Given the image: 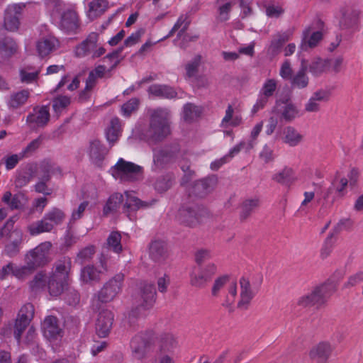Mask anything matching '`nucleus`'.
<instances>
[{
  "mask_svg": "<svg viewBox=\"0 0 363 363\" xmlns=\"http://www.w3.org/2000/svg\"><path fill=\"white\" fill-rule=\"evenodd\" d=\"M233 108L231 105H228L226 111L225 115L222 120L221 124L223 127H227L228 125L231 126H238L242 123V117L240 116H235L233 117Z\"/></svg>",
  "mask_w": 363,
  "mask_h": 363,
  "instance_id": "49",
  "label": "nucleus"
},
{
  "mask_svg": "<svg viewBox=\"0 0 363 363\" xmlns=\"http://www.w3.org/2000/svg\"><path fill=\"white\" fill-rule=\"evenodd\" d=\"M71 268L69 258H64L55 265V270L49 277L48 289L52 296L60 295L68 284V274Z\"/></svg>",
  "mask_w": 363,
  "mask_h": 363,
  "instance_id": "3",
  "label": "nucleus"
},
{
  "mask_svg": "<svg viewBox=\"0 0 363 363\" xmlns=\"http://www.w3.org/2000/svg\"><path fill=\"white\" fill-rule=\"evenodd\" d=\"M49 277L41 271L38 272L30 283V287L34 292H39L48 288Z\"/></svg>",
  "mask_w": 363,
  "mask_h": 363,
  "instance_id": "41",
  "label": "nucleus"
},
{
  "mask_svg": "<svg viewBox=\"0 0 363 363\" xmlns=\"http://www.w3.org/2000/svg\"><path fill=\"white\" fill-rule=\"evenodd\" d=\"M116 179L121 182L140 180L143 177V167L120 158L110 170Z\"/></svg>",
  "mask_w": 363,
  "mask_h": 363,
  "instance_id": "5",
  "label": "nucleus"
},
{
  "mask_svg": "<svg viewBox=\"0 0 363 363\" xmlns=\"http://www.w3.org/2000/svg\"><path fill=\"white\" fill-rule=\"evenodd\" d=\"M44 3L52 23L61 30L69 33L77 29L79 18L74 10L66 6L61 0H44Z\"/></svg>",
  "mask_w": 363,
  "mask_h": 363,
  "instance_id": "1",
  "label": "nucleus"
},
{
  "mask_svg": "<svg viewBox=\"0 0 363 363\" xmlns=\"http://www.w3.org/2000/svg\"><path fill=\"white\" fill-rule=\"evenodd\" d=\"M87 152L91 162L97 167H102L108 150L101 142L97 140L91 141Z\"/></svg>",
  "mask_w": 363,
  "mask_h": 363,
  "instance_id": "19",
  "label": "nucleus"
},
{
  "mask_svg": "<svg viewBox=\"0 0 363 363\" xmlns=\"http://www.w3.org/2000/svg\"><path fill=\"white\" fill-rule=\"evenodd\" d=\"M121 240V234L118 232H112L107 238L108 247L114 252L119 253L122 250Z\"/></svg>",
  "mask_w": 363,
  "mask_h": 363,
  "instance_id": "53",
  "label": "nucleus"
},
{
  "mask_svg": "<svg viewBox=\"0 0 363 363\" xmlns=\"http://www.w3.org/2000/svg\"><path fill=\"white\" fill-rule=\"evenodd\" d=\"M150 258L156 262H162L168 257L167 245L161 240H155L151 242L149 247Z\"/></svg>",
  "mask_w": 363,
  "mask_h": 363,
  "instance_id": "28",
  "label": "nucleus"
},
{
  "mask_svg": "<svg viewBox=\"0 0 363 363\" xmlns=\"http://www.w3.org/2000/svg\"><path fill=\"white\" fill-rule=\"evenodd\" d=\"M281 104L284 105L281 110V116L286 121L294 119L298 114V111L295 106L288 101L281 102Z\"/></svg>",
  "mask_w": 363,
  "mask_h": 363,
  "instance_id": "57",
  "label": "nucleus"
},
{
  "mask_svg": "<svg viewBox=\"0 0 363 363\" xmlns=\"http://www.w3.org/2000/svg\"><path fill=\"white\" fill-rule=\"evenodd\" d=\"M30 96V91L27 89L12 93L7 100V106L10 109H17L25 105Z\"/></svg>",
  "mask_w": 363,
  "mask_h": 363,
  "instance_id": "34",
  "label": "nucleus"
},
{
  "mask_svg": "<svg viewBox=\"0 0 363 363\" xmlns=\"http://www.w3.org/2000/svg\"><path fill=\"white\" fill-rule=\"evenodd\" d=\"M122 48H119L111 53L108 54L104 58V61L110 62V67L108 69L104 65H99L94 70L91 71V73L97 78H101L105 76L107 72H111L113 68H115L120 62L119 56L121 52H122Z\"/></svg>",
  "mask_w": 363,
  "mask_h": 363,
  "instance_id": "25",
  "label": "nucleus"
},
{
  "mask_svg": "<svg viewBox=\"0 0 363 363\" xmlns=\"http://www.w3.org/2000/svg\"><path fill=\"white\" fill-rule=\"evenodd\" d=\"M121 122L118 118H113L110 122V125L108 127L106 133L107 140L113 144L116 142L121 135Z\"/></svg>",
  "mask_w": 363,
  "mask_h": 363,
  "instance_id": "36",
  "label": "nucleus"
},
{
  "mask_svg": "<svg viewBox=\"0 0 363 363\" xmlns=\"http://www.w3.org/2000/svg\"><path fill=\"white\" fill-rule=\"evenodd\" d=\"M333 347L328 342H320L311 352V356L319 362H325L329 357Z\"/></svg>",
  "mask_w": 363,
  "mask_h": 363,
  "instance_id": "35",
  "label": "nucleus"
},
{
  "mask_svg": "<svg viewBox=\"0 0 363 363\" xmlns=\"http://www.w3.org/2000/svg\"><path fill=\"white\" fill-rule=\"evenodd\" d=\"M335 194L339 197H343L347 193V186L348 185V179L346 177H336L331 182Z\"/></svg>",
  "mask_w": 363,
  "mask_h": 363,
  "instance_id": "52",
  "label": "nucleus"
},
{
  "mask_svg": "<svg viewBox=\"0 0 363 363\" xmlns=\"http://www.w3.org/2000/svg\"><path fill=\"white\" fill-rule=\"evenodd\" d=\"M42 330L45 337L50 341L57 340L62 337V330L55 316L49 315L45 318L42 324Z\"/></svg>",
  "mask_w": 363,
  "mask_h": 363,
  "instance_id": "20",
  "label": "nucleus"
},
{
  "mask_svg": "<svg viewBox=\"0 0 363 363\" xmlns=\"http://www.w3.org/2000/svg\"><path fill=\"white\" fill-rule=\"evenodd\" d=\"M51 247L52 243L50 241L40 243L26 255L25 262H28L35 269L45 265L51 260L50 257Z\"/></svg>",
  "mask_w": 363,
  "mask_h": 363,
  "instance_id": "8",
  "label": "nucleus"
},
{
  "mask_svg": "<svg viewBox=\"0 0 363 363\" xmlns=\"http://www.w3.org/2000/svg\"><path fill=\"white\" fill-rule=\"evenodd\" d=\"M303 138V135L292 126H286L282 130V141L291 147L298 145Z\"/></svg>",
  "mask_w": 363,
  "mask_h": 363,
  "instance_id": "33",
  "label": "nucleus"
},
{
  "mask_svg": "<svg viewBox=\"0 0 363 363\" xmlns=\"http://www.w3.org/2000/svg\"><path fill=\"white\" fill-rule=\"evenodd\" d=\"M25 262L26 264L24 266H17L14 264L13 276L18 279H25L35 269V268L30 266L28 262Z\"/></svg>",
  "mask_w": 363,
  "mask_h": 363,
  "instance_id": "58",
  "label": "nucleus"
},
{
  "mask_svg": "<svg viewBox=\"0 0 363 363\" xmlns=\"http://www.w3.org/2000/svg\"><path fill=\"white\" fill-rule=\"evenodd\" d=\"M17 50L18 46L11 38H6L0 43V52L4 57H11L17 52Z\"/></svg>",
  "mask_w": 363,
  "mask_h": 363,
  "instance_id": "47",
  "label": "nucleus"
},
{
  "mask_svg": "<svg viewBox=\"0 0 363 363\" xmlns=\"http://www.w3.org/2000/svg\"><path fill=\"white\" fill-rule=\"evenodd\" d=\"M113 318V313L109 310H103L99 313L96 323V332L99 337H105L109 334Z\"/></svg>",
  "mask_w": 363,
  "mask_h": 363,
  "instance_id": "18",
  "label": "nucleus"
},
{
  "mask_svg": "<svg viewBox=\"0 0 363 363\" xmlns=\"http://www.w3.org/2000/svg\"><path fill=\"white\" fill-rule=\"evenodd\" d=\"M284 44V43L282 42L281 38L279 37L277 33H276L272 36V38L270 41L267 50L268 53L272 56L278 55L280 52Z\"/></svg>",
  "mask_w": 363,
  "mask_h": 363,
  "instance_id": "56",
  "label": "nucleus"
},
{
  "mask_svg": "<svg viewBox=\"0 0 363 363\" xmlns=\"http://www.w3.org/2000/svg\"><path fill=\"white\" fill-rule=\"evenodd\" d=\"M217 272L214 263L199 265L195 267L190 274V284L196 288H204Z\"/></svg>",
  "mask_w": 363,
  "mask_h": 363,
  "instance_id": "9",
  "label": "nucleus"
},
{
  "mask_svg": "<svg viewBox=\"0 0 363 363\" xmlns=\"http://www.w3.org/2000/svg\"><path fill=\"white\" fill-rule=\"evenodd\" d=\"M156 294V290L153 284L147 281H141L138 285L135 299L138 306L146 311L154 306Z\"/></svg>",
  "mask_w": 363,
  "mask_h": 363,
  "instance_id": "10",
  "label": "nucleus"
},
{
  "mask_svg": "<svg viewBox=\"0 0 363 363\" xmlns=\"http://www.w3.org/2000/svg\"><path fill=\"white\" fill-rule=\"evenodd\" d=\"M240 300L238 303V308L240 310L247 309L251 300L254 297V292L252 291L250 283L248 279L242 277L240 280Z\"/></svg>",
  "mask_w": 363,
  "mask_h": 363,
  "instance_id": "24",
  "label": "nucleus"
},
{
  "mask_svg": "<svg viewBox=\"0 0 363 363\" xmlns=\"http://www.w3.org/2000/svg\"><path fill=\"white\" fill-rule=\"evenodd\" d=\"M106 257L102 253L99 258L100 266L87 265L81 270L80 279L84 283L97 282L101 279V275L107 271Z\"/></svg>",
  "mask_w": 363,
  "mask_h": 363,
  "instance_id": "15",
  "label": "nucleus"
},
{
  "mask_svg": "<svg viewBox=\"0 0 363 363\" xmlns=\"http://www.w3.org/2000/svg\"><path fill=\"white\" fill-rule=\"evenodd\" d=\"M235 3V0H216V19L218 23H223L230 19V12Z\"/></svg>",
  "mask_w": 363,
  "mask_h": 363,
  "instance_id": "27",
  "label": "nucleus"
},
{
  "mask_svg": "<svg viewBox=\"0 0 363 363\" xmlns=\"http://www.w3.org/2000/svg\"><path fill=\"white\" fill-rule=\"evenodd\" d=\"M228 280L229 277L227 275H223L216 278L211 287V295L213 297H217Z\"/></svg>",
  "mask_w": 363,
  "mask_h": 363,
  "instance_id": "60",
  "label": "nucleus"
},
{
  "mask_svg": "<svg viewBox=\"0 0 363 363\" xmlns=\"http://www.w3.org/2000/svg\"><path fill=\"white\" fill-rule=\"evenodd\" d=\"M148 93L155 97L173 99L177 96V91L171 86L165 84H152L149 86Z\"/></svg>",
  "mask_w": 363,
  "mask_h": 363,
  "instance_id": "30",
  "label": "nucleus"
},
{
  "mask_svg": "<svg viewBox=\"0 0 363 363\" xmlns=\"http://www.w3.org/2000/svg\"><path fill=\"white\" fill-rule=\"evenodd\" d=\"M337 198L340 197L335 194L333 186L330 184L322 191L318 201L323 207L328 208L331 206Z\"/></svg>",
  "mask_w": 363,
  "mask_h": 363,
  "instance_id": "40",
  "label": "nucleus"
},
{
  "mask_svg": "<svg viewBox=\"0 0 363 363\" xmlns=\"http://www.w3.org/2000/svg\"><path fill=\"white\" fill-rule=\"evenodd\" d=\"M123 199V196L121 194L116 193L111 195L104 207V215L107 216L116 211Z\"/></svg>",
  "mask_w": 363,
  "mask_h": 363,
  "instance_id": "42",
  "label": "nucleus"
},
{
  "mask_svg": "<svg viewBox=\"0 0 363 363\" xmlns=\"http://www.w3.org/2000/svg\"><path fill=\"white\" fill-rule=\"evenodd\" d=\"M108 7L106 0H93L89 4V15L95 18L102 14Z\"/></svg>",
  "mask_w": 363,
  "mask_h": 363,
  "instance_id": "48",
  "label": "nucleus"
},
{
  "mask_svg": "<svg viewBox=\"0 0 363 363\" xmlns=\"http://www.w3.org/2000/svg\"><path fill=\"white\" fill-rule=\"evenodd\" d=\"M326 60H316L309 65V71L315 76H318L322 73L328 71V64Z\"/></svg>",
  "mask_w": 363,
  "mask_h": 363,
  "instance_id": "55",
  "label": "nucleus"
},
{
  "mask_svg": "<svg viewBox=\"0 0 363 363\" xmlns=\"http://www.w3.org/2000/svg\"><path fill=\"white\" fill-rule=\"evenodd\" d=\"M27 230L30 235L36 236L43 233L52 231V225L47 223L43 218L28 225Z\"/></svg>",
  "mask_w": 363,
  "mask_h": 363,
  "instance_id": "38",
  "label": "nucleus"
},
{
  "mask_svg": "<svg viewBox=\"0 0 363 363\" xmlns=\"http://www.w3.org/2000/svg\"><path fill=\"white\" fill-rule=\"evenodd\" d=\"M139 106V100L136 98H133L123 104L121 106V114L124 117H129L130 114L135 112Z\"/></svg>",
  "mask_w": 363,
  "mask_h": 363,
  "instance_id": "59",
  "label": "nucleus"
},
{
  "mask_svg": "<svg viewBox=\"0 0 363 363\" xmlns=\"http://www.w3.org/2000/svg\"><path fill=\"white\" fill-rule=\"evenodd\" d=\"M273 179L280 184H289L295 179L294 170L291 168L286 167L275 174Z\"/></svg>",
  "mask_w": 363,
  "mask_h": 363,
  "instance_id": "50",
  "label": "nucleus"
},
{
  "mask_svg": "<svg viewBox=\"0 0 363 363\" xmlns=\"http://www.w3.org/2000/svg\"><path fill=\"white\" fill-rule=\"evenodd\" d=\"M202 112L201 106L193 104H186L183 108V118L187 122H191L198 118Z\"/></svg>",
  "mask_w": 363,
  "mask_h": 363,
  "instance_id": "43",
  "label": "nucleus"
},
{
  "mask_svg": "<svg viewBox=\"0 0 363 363\" xmlns=\"http://www.w3.org/2000/svg\"><path fill=\"white\" fill-rule=\"evenodd\" d=\"M95 253L94 247L91 245L84 247L77 255V261L80 264L89 261Z\"/></svg>",
  "mask_w": 363,
  "mask_h": 363,
  "instance_id": "63",
  "label": "nucleus"
},
{
  "mask_svg": "<svg viewBox=\"0 0 363 363\" xmlns=\"http://www.w3.org/2000/svg\"><path fill=\"white\" fill-rule=\"evenodd\" d=\"M189 26V22L187 21V18L184 16H181L177 19V22L170 30L169 33L163 37L162 38L157 40L156 43L161 42L164 40L165 39L172 36L176 32H178L177 37L180 38L183 35V33L186 31Z\"/></svg>",
  "mask_w": 363,
  "mask_h": 363,
  "instance_id": "37",
  "label": "nucleus"
},
{
  "mask_svg": "<svg viewBox=\"0 0 363 363\" xmlns=\"http://www.w3.org/2000/svg\"><path fill=\"white\" fill-rule=\"evenodd\" d=\"M306 67L302 65L301 69L291 78V85L298 89H303L308 86V77L306 75Z\"/></svg>",
  "mask_w": 363,
  "mask_h": 363,
  "instance_id": "46",
  "label": "nucleus"
},
{
  "mask_svg": "<svg viewBox=\"0 0 363 363\" xmlns=\"http://www.w3.org/2000/svg\"><path fill=\"white\" fill-rule=\"evenodd\" d=\"M172 184V181L170 177L166 176L161 177L157 180L155 186L157 191L164 192L168 190Z\"/></svg>",
  "mask_w": 363,
  "mask_h": 363,
  "instance_id": "64",
  "label": "nucleus"
},
{
  "mask_svg": "<svg viewBox=\"0 0 363 363\" xmlns=\"http://www.w3.org/2000/svg\"><path fill=\"white\" fill-rule=\"evenodd\" d=\"M40 72L39 68L32 67H25L20 69L21 81L23 83L29 84L35 81Z\"/></svg>",
  "mask_w": 363,
  "mask_h": 363,
  "instance_id": "45",
  "label": "nucleus"
},
{
  "mask_svg": "<svg viewBox=\"0 0 363 363\" xmlns=\"http://www.w3.org/2000/svg\"><path fill=\"white\" fill-rule=\"evenodd\" d=\"M2 201L12 210L21 209L26 204L28 198L22 193L12 195L10 191H6L2 197Z\"/></svg>",
  "mask_w": 363,
  "mask_h": 363,
  "instance_id": "29",
  "label": "nucleus"
},
{
  "mask_svg": "<svg viewBox=\"0 0 363 363\" xmlns=\"http://www.w3.org/2000/svg\"><path fill=\"white\" fill-rule=\"evenodd\" d=\"M70 104V99L66 96L56 97L52 101V107L55 113H60Z\"/></svg>",
  "mask_w": 363,
  "mask_h": 363,
  "instance_id": "61",
  "label": "nucleus"
},
{
  "mask_svg": "<svg viewBox=\"0 0 363 363\" xmlns=\"http://www.w3.org/2000/svg\"><path fill=\"white\" fill-rule=\"evenodd\" d=\"M179 157H181L179 155ZM179 157L177 148L174 150L169 148H163L154 152L153 162L157 168H162L165 164L174 161Z\"/></svg>",
  "mask_w": 363,
  "mask_h": 363,
  "instance_id": "21",
  "label": "nucleus"
},
{
  "mask_svg": "<svg viewBox=\"0 0 363 363\" xmlns=\"http://www.w3.org/2000/svg\"><path fill=\"white\" fill-rule=\"evenodd\" d=\"M322 38L323 33L320 31L312 32L311 28H306L303 32L301 44V49L306 50L307 46L310 48L315 47L322 40Z\"/></svg>",
  "mask_w": 363,
  "mask_h": 363,
  "instance_id": "31",
  "label": "nucleus"
},
{
  "mask_svg": "<svg viewBox=\"0 0 363 363\" xmlns=\"http://www.w3.org/2000/svg\"><path fill=\"white\" fill-rule=\"evenodd\" d=\"M216 184V179L210 177L197 181L194 186V193L203 197L211 192Z\"/></svg>",
  "mask_w": 363,
  "mask_h": 363,
  "instance_id": "32",
  "label": "nucleus"
},
{
  "mask_svg": "<svg viewBox=\"0 0 363 363\" xmlns=\"http://www.w3.org/2000/svg\"><path fill=\"white\" fill-rule=\"evenodd\" d=\"M263 125L264 122L261 121L257 123L250 130L249 140L246 141L247 149H253L257 145V138L262 130Z\"/></svg>",
  "mask_w": 363,
  "mask_h": 363,
  "instance_id": "51",
  "label": "nucleus"
},
{
  "mask_svg": "<svg viewBox=\"0 0 363 363\" xmlns=\"http://www.w3.org/2000/svg\"><path fill=\"white\" fill-rule=\"evenodd\" d=\"M277 87V81L274 79H267L263 84L259 91L258 98L254 104L251 113L252 115L257 113L259 110L264 108L267 104L269 99L275 92Z\"/></svg>",
  "mask_w": 363,
  "mask_h": 363,
  "instance_id": "14",
  "label": "nucleus"
},
{
  "mask_svg": "<svg viewBox=\"0 0 363 363\" xmlns=\"http://www.w3.org/2000/svg\"><path fill=\"white\" fill-rule=\"evenodd\" d=\"M207 214L206 210L199 206L186 205L179 209L176 218L186 226L194 227L203 222Z\"/></svg>",
  "mask_w": 363,
  "mask_h": 363,
  "instance_id": "7",
  "label": "nucleus"
},
{
  "mask_svg": "<svg viewBox=\"0 0 363 363\" xmlns=\"http://www.w3.org/2000/svg\"><path fill=\"white\" fill-rule=\"evenodd\" d=\"M60 46L58 40L52 35L40 39L36 43V50L40 57L48 55Z\"/></svg>",
  "mask_w": 363,
  "mask_h": 363,
  "instance_id": "26",
  "label": "nucleus"
},
{
  "mask_svg": "<svg viewBox=\"0 0 363 363\" xmlns=\"http://www.w3.org/2000/svg\"><path fill=\"white\" fill-rule=\"evenodd\" d=\"M65 218V215L64 212L57 208L51 209L43 216V219L46 220L48 223L52 225V230L55 225L61 224L63 222Z\"/></svg>",
  "mask_w": 363,
  "mask_h": 363,
  "instance_id": "39",
  "label": "nucleus"
},
{
  "mask_svg": "<svg viewBox=\"0 0 363 363\" xmlns=\"http://www.w3.org/2000/svg\"><path fill=\"white\" fill-rule=\"evenodd\" d=\"M123 200L125 203L123 206V210L127 213L128 217L130 220H134L135 216L133 213L137 211L139 209L147 208L152 206L155 203V200H151L150 201H143L138 199L134 191H126L124 192Z\"/></svg>",
  "mask_w": 363,
  "mask_h": 363,
  "instance_id": "13",
  "label": "nucleus"
},
{
  "mask_svg": "<svg viewBox=\"0 0 363 363\" xmlns=\"http://www.w3.org/2000/svg\"><path fill=\"white\" fill-rule=\"evenodd\" d=\"M259 206V199L257 197L250 198L245 200L242 204L240 216L247 218L252 212Z\"/></svg>",
  "mask_w": 363,
  "mask_h": 363,
  "instance_id": "44",
  "label": "nucleus"
},
{
  "mask_svg": "<svg viewBox=\"0 0 363 363\" xmlns=\"http://www.w3.org/2000/svg\"><path fill=\"white\" fill-rule=\"evenodd\" d=\"M150 127L140 134H135L140 140L146 141H160L170 133V112L167 108H157L150 111Z\"/></svg>",
  "mask_w": 363,
  "mask_h": 363,
  "instance_id": "2",
  "label": "nucleus"
},
{
  "mask_svg": "<svg viewBox=\"0 0 363 363\" xmlns=\"http://www.w3.org/2000/svg\"><path fill=\"white\" fill-rule=\"evenodd\" d=\"M336 290L337 284L335 281H327L314 288L311 293L301 297L298 304L303 307L320 306L325 303Z\"/></svg>",
  "mask_w": 363,
  "mask_h": 363,
  "instance_id": "4",
  "label": "nucleus"
},
{
  "mask_svg": "<svg viewBox=\"0 0 363 363\" xmlns=\"http://www.w3.org/2000/svg\"><path fill=\"white\" fill-rule=\"evenodd\" d=\"M178 347V342L176 337L171 333H165L160 335L157 343V352L174 354Z\"/></svg>",
  "mask_w": 363,
  "mask_h": 363,
  "instance_id": "22",
  "label": "nucleus"
},
{
  "mask_svg": "<svg viewBox=\"0 0 363 363\" xmlns=\"http://www.w3.org/2000/svg\"><path fill=\"white\" fill-rule=\"evenodd\" d=\"M237 295V284L235 282H231L228 286V295L225 301L223 302V306L228 308L230 311H233V303Z\"/></svg>",
  "mask_w": 363,
  "mask_h": 363,
  "instance_id": "54",
  "label": "nucleus"
},
{
  "mask_svg": "<svg viewBox=\"0 0 363 363\" xmlns=\"http://www.w3.org/2000/svg\"><path fill=\"white\" fill-rule=\"evenodd\" d=\"M43 137L40 135L38 138L33 140L24 149L22 150L21 152L25 157H27L31 155L34 152H35L43 142Z\"/></svg>",
  "mask_w": 363,
  "mask_h": 363,
  "instance_id": "62",
  "label": "nucleus"
},
{
  "mask_svg": "<svg viewBox=\"0 0 363 363\" xmlns=\"http://www.w3.org/2000/svg\"><path fill=\"white\" fill-rule=\"evenodd\" d=\"M34 307L30 303L25 304L19 311L14 324L13 335L19 342L25 329L33 318Z\"/></svg>",
  "mask_w": 363,
  "mask_h": 363,
  "instance_id": "12",
  "label": "nucleus"
},
{
  "mask_svg": "<svg viewBox=\"0 0 363 363\" xmlns=\"http://www.w3.org/2000/svg\"><path fill=\"white\" fill-rule=\"evenodd\" d=\"M124 281L123 274H117L106 282L101 290L94 296L93 301L108 303L113 301L121 291Z\"/></svg>",
  "mask_w": 363,
  "mask_h": 363,
  "instance_id": "6",
  "label": "nucleus"
},
{
  "mask_svg": "<svg viewBox=\"0 0 363 363\" xmlns=\"http://www.w3.org/2000/svg\"><path fill=\"white\" fill-rule=\"evenodd\" d=\"M24 8L23 4L9 5L4 14V26L9 31H16L20 25V17Z\"/></svg>",
  "mask_w": 363,
  "mask_h": 363,
  "instance_id": "16",
  "label": "nucleus"
},
{
  "mask_svg": "<svg viewBox=\"0 0 363 363\" xmlns=\"http://www.w3.org/2000/svg\"><path fill=\"white\" fill-rule=\"evenodd\" d=\"M150 345L151 337L149 333L143 332L136 334L130 343L133 357L139 360L145 358Z\"/></svg>",
  "mask_w": 363,
  "mask_h": 363,
  "instance_id": "11",
  "label": "nucleus"
},
{
  "mask_svg": "<svg viewBox=\"0 0 363 363\" xmlns=\"http://www.w3.org/2000/svg\"><path fill=\"white\" fill-rule=\"evenodd\" d=\"M359 13L358 11L344 8L339 13V25L342 29L356 31L358 30Z\"/></svg>",
  "mask_w": 363,
  "mask_h": 363,
  "instance_id": "17",
  "label": "nucleus"
},
{
  "mask_svg": "<svg viewBox=\"0 0 363 363\" xmlns=\"http://www.w3.org/2000/svg\"><path fill=\"white\" fill-rule=\"evenodd\" d=\"M49 119L50 111L47 106L35 108L33 112L27 116V122L38 127L45 126Z\"/></svg>",
  "mask_w": 363,
  "mask_h": 363,
  "instance_id": "23",
  "label": "nucleus"
}]
</instances>
